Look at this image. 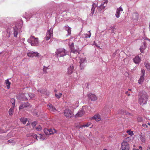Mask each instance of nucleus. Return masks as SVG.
<instances>
[{
	"label": "nucleus",
	"instance_id": "nucleus-36",
	"mask_svg": "<svg viewBox=\"0 0 150 150\" xmlns=\"http://www.w3.org/2000/svg\"><path fill=\"white\" fill-rule=\"evenodd\" d=\"M39 53L37 52H33V53H32V57H34L38 56V55Z\"/></svg>",
	"mask_w": 150,
	"mask_h": 150
},
{
	"label": "nucleus",
	"instance_id": "nucleus-43",
	"mask_svg": "<svg viewBox=\"0 0 150 150\" xmlns=\"http://www.w3.org/2000/svg\"><path fill=\"white\" fill-rule=\"evenodd\" d=\"M28 95L30 98H33L34 96V94L31 93H29L28 94Z\"/></svg>",
	"mask_w": 150,
	"mask_h": 150
},
{
	"label": "nucleus",
	"instance_id": "nucleus-57",
	"mask_svg": "<svg viewBox=\"0 0 150 150\" xmlns=\"http://www.w3.org/2000/svg\"><path fill=\"white\" fill-rule=\"evenodd\" d=\"M115 52L112 55L113 56H115Z\"/></svg>",
	"mask_w": 150,
	"mask_h": 150
},
{
	"label": "nucleus",
	"instance_id": "nucleus-61",
	"mask_svg": "<svg viewBox=\"0 0 150 150\" xmlns=\"http://www.w3.org/2000/svg\"><path fill=\"white\" fill-rule=\"evenodd\" d=\"M134 150H139L138 149H134Z\"/></svg>",
	"mask_w": 150,
	"mask_h": 150
},
{
	"label": "nucleus",
	"instance_id": "nucleus-51",
	"mask_svg": "<svg viewBox=\"0 0 150 150\" xmlns=\"http://www.w3.org/2000/svg\"><path fill=\"white\" fill-rule=\"evenodd\" d=\"M47 69V67H45V66H44V68H43V71L44 72H45L46 71V70Z\"/></svg>",
	"mask_w": 150,
	"mask_h": 150
},
{
	"label": "nucleus",
	"instance_id": "nucleus-44",
	"mask_svg": "<svg viewBox=\"0 0 150 150\" xmlns=\"http://www.w3.org/2000/svg\"><path fill=\"white\" fill-rule=\"evenodd\" d=\"M37 124V122L36 121H35L33 122L32 124V126L33 127V128H34V127H35V126L36 125V124Z\"/></svg>",
	"mask_w": 150,
	"mask_h": 150
},
{
	"label": "nucleus",
	"instance_id": "nucleus-60",
	"mask_svg": "<svg viewBox=\"0 0 150 150\" xmlns=\"http://www.w3.org/2000/svg\"><path fill=\"white\" fill-rule=\"evenodd\" d=\"M147 124H148V125H149V126L150 125V123H149V122H148V123H147Z\"/></svg>",
	"mask_w": 150,
	"mask_h": 150
},
{
	"label": "nucleus",
	"instance_id": "nucleus-31",
	"mask_svg": "<svg viewBox=\"0 0 150 150\" xmlns=\"http://www.w3.org/2000/svg\"><path fill=\"white\" fill-rule=\"evenodd\" d=\"M144 64L146 68L148 70H150V64L147 62L144 63Z\"/></svg>",
	"mask_w": 150,
	"mask_h": 150
},
{
	"label": "nucleus",
	"instance_id": "nucleus-62",
	"mask_svg": "<svg viewBox=\"0 0 150 150\" xmlns=\"http://www.w3.org/2000/svg\"><path fill=\"white\" fill-rule=\"evenodd\" d=\"M131 89H129V91H131Z\"/></svg>",
	"mask_w": 150,
	"mask_h": 150
},
{
	"label": "nucleus",
	"instance_id": "nucleus-29",
	"mask_svg": "<svg viewBox=\"0 0 150 150\" xmlns=\"http://www.w3.org/2000/svg\"><path fill=\"white\" fill-rule=\"evenodd\" d=\"M146 47V44L144 42V43L143 46H142L140 47V50L142 53H143L144 52V50Z\"/></svg>",
	"mask_w": 150,
	"mask_h": 150
},
{
	"label": "nucleus",
	"instance_id": "nucleus-25",
	"mask_svg": "<svg viewBox=\"0 0 150 150\" xmlns=\"http://www.w3.org/2000/svg\"><path fill=\"white\" fill-rule=\"evenodd\" d=\"M92 118L95 120L97 121H98L101 120V118L100 115L98 114H97L94 115L92 117Z\"/></svg>",
	"mask_w": 150,
	"mask_h": 150
},
{
	"label": "nucleus",
	"instance_id": "nucleus-5",
	"mask_svg": "<svg viewBox=\"0 0 150 150\" xmlns=\"http://www.w3.org/2000/svg\"><path fill=\"white\" fill-rule=\"evenodd\" d=\"M57 23H55L53 26V28H51L50 29L48 30L46 36L45 37L47 40H49L53 36V28L57 25Z\"/></svg>",
	"mask_w": 150,
	"mask_h": 150
},
{
	"label": "nucleus",
	"instance_id": "nucleus-14",
	"mask_svg": "<svg viewBox=\"0 0 150 150\" xmlns=\"http://www.w3.org/2000/svg\"><path fill=\"white\" fill-rule=\"evenodd\" d=\"M74 66L73 64H71L67 68V74L68 75L71 74L74 71Z\"/></svg>",
	"mask_w": 150,
	"mask_h": 150
},
{
	"label": "nucleus",
	"instance_id": "nucleus-59",
	"mask_svg": "<svg viewBox=\"0 0 150 150\" xmlns=\"http://www.w3.org/2000/svg\"><path fill=\"white\" fill-rule=\"evenodd\" d=\"M115 30V28H112V31H114V30Z\"/></svg>",
	"mask_w": 150,
	"mask_h": 150
},
{
	"label": "nucleus",
	"instance_id": "nucleus-30",
	"mask_svg": "<svg viewBox=\"0 0 150 150\" xmlns=\"http://www.w3.org/2000/svg\"><path fill=\"white\" fill-rule=\"evenodd\" d=\"M27 120V118H21L20 119V121L24 124H26Z\"/></svg>",
	"mask_w": 150,
	"mask_h": 150
},
{
	"label": "nucleus",
	"instance_id": "nucleus-19",
	"mask_svg": "<svg viewBox=\"0 0 150 150\" xmlns=\"http://www.w3.org/2000/svg\"><path fill=\"white\" fill-rule=\"evenodd\" d=\"M47 106L48 107V109L51 112H55L57 110L55 108L52 104H49L47 105Z\"/></svg>",
	"mask_w": 150,
	"mask_h": 150
},
{
	"label": "nucleus",
	"instance_id": "nucleus-22",
	"mask_svg": "<svg viewBox=\"0 0 150 150\" xmlns=\"http://www.w3.org/2000/svg\"><path fill=\"white\" fill-rule=\"evenodd\" d=\"M29 103L28 102L24 103L21 104L19 107V109H23L29 106Z\"/></svg>",
	"mask_w": 150,
	"mask_h": 150
},
{
	"label": "nucleus",
	"instance_id": "nucleus-49",
	"mask_svg": "<svg viewBox=\"0 0 150 150\" xmlns=\"http://www.w3.org/2000/svg\"><path fill=\"white\" fill-rule=\"evenodd\" d=\"M124 111H122V110H120L119 111L118 113H120V114H124Z\"/></svg>",
	"mask_w": 150,
	"mask_h": 150
},
{
	"label": "nucleus",
	"instance_id": "nucleus-21",
	"mask_svg": "<svg viewBox=\"0 0 150 150\" xmlns=\"http://www.w3.org/2000/svg\"><path fill=\"white\" fill-rule=\"evenodd\" d=\"M44 12L43 11H40L35 14V17L37 18H41L43 16Z\"/></svg>",
	"mask_w": 150,
	"mask_h": 150
},
{
	"label": "nucleus",
	"instance_id": "nucleus-53",
	"mask_svg": "<svg viewBox=\"0 0 150 150\" xmlns=\"http://www.w3.org/2000/svg\"><path fill=\"white\" fill-rule=\"evenodd\" d=\"M126 94L128 96H129L130 95V94L129 93L128 91H127L126 92Z\"/></svg>",
	"mask_w": 150,
	"mask_h": 150
},
{
	"label": "nucleus",
	"instance_id": "nucleus-38",
	"mask_svg": "<svg viewBox=\"0 0 150 150\" xmlns=\"http://www.w3.org/2000/svg\"><path fill=\"white\" fill-rule=\"evenodd\" d=\"M91 124V123L89 122L86 124L82 125L81 126H80V127L82 128V127H89L90 125Z\"/></svg>",
	"mask_w": 150,
	"mask_h": 150
},
{
	"label": "nucleus",
	"instance_id": "nucleus-46",
	"mask_svg": "<svg viewBox=\"0 0 150 150\" xmlns=\"http://www.w3.org/2000/svg\"><path fill=\"white\" fill-rule=\"evenodd\" d=\"M142 126L143 127H144V128H147L148 126L145 124L143 123L142 125Z\"/></svg>",
	"mask_w": 150,
	"mask_h": 150
},
{
	"label": "nucleus",
	"instance_id": "nucleus-17",
	"mask_svg": "<svg viewBox=\"0 0 150 150\" xmlns=\"http://www.w3.org/2000/svg\"><path fill=\"white\" fill-rule=\"evenodd\" d=\"M88 98L90 99L92 101H95L97 99V98L96 96L92 93H89L88 94Z\"/></svg>",
	"mask_w": 150,
	"mask_h": 150
},
{
	"label": "nucleus",
	"instance_id": "nucleus-20",
	"mask_svg": "<svg viewBox=\"0 0 150 150\" xmlns=\"http://www.w3.org/2000/svg\"><path fill=\"white\" fill-rule=\"evenodd\" d=\"M64 29L67 31L68 35H70L71 32V28L67 25L64 27Z\"/></svg>",
	"mask_w": 150,
	"mask_h": 150
},
{
	"label": "nucleus",
	"instance_id": "nucleus-64",
	"mask_svg": "<svg viewBox=\"0 0 150 150\" xmlns=\"http://www.w3.org/2000/svg\"><path fill=\"white\" fill-rule=\"evenodd\" d=\"M103 150H107L106 149H103Z\"/></svg>",
	"mask_w": 150,
	"mask_h": 150
},
{
	"label": "nucleus",
	"instance_id": "nucleus-2",
	"mask_svg": "<svg viewBox=\"0 0 150 150\" xmlns=\"http://www.w3.org/2000/svg\"><path fill=\"white\" fill-rule=\"evenodd\" d=\"M56 54L57 57H64L68 53V51L63 48H60L57 50Z\"/></svg>",
	"mask_w": 150,
	"mask_h": 150
},
{
	"label": "nucleus",
	"instance_id": "nucleus-9",
	"mask_svg": "<svg viewBox=\"0 0 150 150\" xmlns=\"http://www.w3.org/2000/svg\"><path fill=\"white\" fill-rule=\"evenodd\" d=\"M108 2V1L107 0H105L103 1L101 4L98 7H97V9L98 10V11L100 10H102L105 8V6H107V4Z\"/></svg>",
	"mask_w": 150,
	"mask_h": 150
},
{
	"label": "nucleus",
	"instance_id": "nucleus-24",
	"mask_svg": "<svg viewBox=\"0 0 150 150\" xmlns=\"http://www.w3.org/2000/svg\"><path fill=\"white\" fill-rule=\"evenodd\" d=\"M138 14L137 13H134L132 14V19L133 20L137 21L138 19Z\"/></svg>",
	"mask_w": 150,
	"mask_h": 150
},
{
	"label": "nucleus",
	"instance_id": "nucleus-13",
	"mask_svg": "<svg viewBox=\"0 0 150 150\" xmlns=\"http://www.w3.org/2000/svg\"><path fill=\"white\" fill-rule=\"evenodd\" d=\"M85 108V107L83 106L82 109L78 111V113L76 114V117H80L84 115L85 111L84 109Z\"/></svg>",
	"mask_w": 150,
	"mask_h": 150
},
{
	"label": "nucleus",
	"instance_id": "nucleus-23",
	"mask_svg": "<svg viewBox=\"0 0 150 150\" xmlns=\"http://www.w3.org/2000/svg\"><path fill=\"white\" fill-rule=\"evenodd\" d=\"M134 62L136 64H139L141 61L140 58L138 56H137L133 59Z\"/></svg>",
	"mask_w": 150,
	"mask_h": 150
},
{
	"label": "nucleus",
	"instance_id": "nucleus-54",
	"mask_svg": "<svg viewBox=\"0 0 150 150\" xmlns=\"http://www.w3.org/2000/svg\"><path fill=\"white\" fill-rule=\"evenodd\" d=\"M147 150H150V145L148 146Z\"/></svg>",
	"mask_w": 150,
	"mask_h": 150
},
{
	"label": "nucleus",
	"instance_id": "nucleus-63",
	"mask_svg": "<svg viewBox=\"0 0 150 150\" xmlns=\"http://www.w3.org/2000/svg\"><path fill=\"white\" fill-rule=\"evenodd\" d=\"M149 27L150 29V23H149Z\"/></svg>",
	"mask_w": 150,
	"mask_h": 150
},
{
	"label": "nucleus",
	"instance_id": "nucleus-37",
	"mask_svg": "<svg viewBox=\"0 0 150 150\" xmlns=\"http://www.w3.org/2000/svg\"><path fill=\"white\" fill-rule=\"evenodd\" d=\"M90 31H88L89 34H86L84 35L85 37L86 38H89L91 37V34L90 33Z\"/></svg>",
	"mask_w": 150,
	"mask_h": 150
},
{
	"label": "nucleus",
	"instance_id": "nucleus-12",
	"mask_svg": "<svg viewBox=\"0 0 150 150\" xmlns=\"http://www.w3.org/2000/svg\"><path fill=\"white\" fill-rule=\"evenodd\" d=\"M79 63L80 64V66L81 69L84 68V63L86 62V59L85 58H82L81 57L79 58Z\"/></svg>",
	"mask_w": 150,
	"mask_h": 150
},
{
	"label": "nucleus",
	"instance_id": "nucleus-11",
	"mask_svg": "<svg viewBox=\"0 0 150 150\" xmlns=\"http://www.w3.org/2000/svg\"><path fill=\"white\" fill-rule=\"evenodd\" d=\"M145 74V71L144 69H142L141 71V76L139 80L138 81V83L139 84H141L144 80V75Z\"/></svg>",
	"mask_w": 150,
	"mask_h": 150
},
{
	"label": "nucleus",
	"instance_id": "nucleus-28",
	"mask_svg": "<svg viewBox=\"0 0 150 150\" xmlns=\"http://www.w3.org/2000/svg\"><path fill=\"white\" fill-rule=\"evenodd\" d=\"M5 83L6 85L7 88L8 89H9L10 87L11 82L9 81L8 79L5 80Z\"/></svg>",
	"mask_w": 150,
	"mask_h": 150
},
{
	"label": "nucleus",
	"instance_id": "nucleus-40",
	"mask_svg": "<svg viewBox=\"0 0 150 150\" xmlns=\"http://www.w3.org/2000/svg\"><path fill=\"white\" fill-rule=\"evenodd\" d=\"M49 129L47 128H45L44 129V133L46 135H49Z\"/></svg>",
	"mask_w": 150,
	"mask_h": 150
},
{
	"label": "nucleus",
	"instance_id": "nucleus-15",
	"mask_svg": "<svg viewBox=\"0 0 150 150\" xmlns=\"http://www.w3.org/2000/svg\"><path fill=\"white\" fill-rule=\"evenodd\" d=\"M123 11L122 8L120 6L119 8H117L116 10V13L115 16L117 18H118L120 16V12L122 11Z\"/></svg>",
	"mask_w": 150,
	"mask_h": 150
},
{
	"label": "nucleus",
	"instance_id": "nucleus-41",
	"mask_svg": "<svg viewBox=\"0 0 150 150\" xmlns=\"http://www.w3.org/2000/svg\"><path fill=\"white\" fill-rule=\"evenodd\" d=\"M33 53V51H30L29 52L27 53V55L28 56L30 57H31L33 56H32V53Z\"/></svg>",
	"mask_w": 150,
	"mask_h": 150
},
{
	"label": "nucleus",
	"instance_id": "nucleus-27",
	"mask_svg": "<svg viewBox=\"0 0 150 150\" xmlns=\"http://www.w3.org/2000/svg\"><path fill=\"white\" fill-rule=\"evenodd\" d=\"M49 134H52L57 133V131L54 129H49Z\"/></svg>",
	"mask_w": 150,
	"mask_h": 150
},
{
	"label": "nucleus",
	"instance_id": "nucleus-52",
	"mask_svg": "<svg viewBox=\"0 0 150 150\" xmlns=\"http://www.w3.org/2000/svg\"><path fill=\"white\" fill-rule=\"evenodd\" d=\"M144 40H147L149 41H150V39H148V38H147L146 37H144Z\"/></svg>",
	"mask_w": 150,
	"mask_h": 150
},
{
	"label": "nucleus",
	"instance_id": "nucleus-32",
	"mask_svg": "<svg viewBox=\"0 0 150 150\" xmlns=\"http://www.w3.org/2000/svg\"><path fill=\"white\" fill-rule=\"evenodd\" d=\"M79 103L78 102H76L75 104V105H73L72 106H70V108L71 109L73 110V109L76 108H77L79 106Z\"/></svg>",
	"mask_w": 150,
	"mask_h": 150
},
{
	"label": "nucleus",
	"instance_id": "nucleus-56",
	"mask_svg": "<svg viewBox=\"0 0 150 150\" xmlns=\"http://www.w3.org/2000/svg\"><path fill=\"white\" fill-rule=\"evenodd\" d=\"M139 149L141 150H142V146H139Z\"/></svg>",
	"mask_w": 150,
	"mask_h": 150
},
{
	"label": "nucleus",
	"instance_id": "nucleus-45",
	"mask_svg": "<svg viewBox=\"0 0 150 150\" xmlns=\"http://www.w3.org/2000/svg\"><path fill=\"white\" fill-rule=\"evenodd\" d=\"M137 121L139 122H141L143 121L142 118L141 117H138L137 118Z\"/></svg>",
	"mask_w": 150,
	"mask_h": 150
},
{
	"label": "nucleus",
	"instance_id": "nucleus-55",
	"mask_svg": "<svg viewBox=\"0 0 150 150\" xmlns=\"http://www.w3.org/2000/svg\"><path fill=\"white\" fill-rule=\"evenodd\" d=\"M45 91H41L40 92L41 93H45Z\"/></svg>",
	"mask_w": 150,
	"mask_h": 150
},
{
	"label": "nucleus",
	"instance_id": "nucleus-16",
	"mask_svg": "<svg viewBox=\"0 0 150 150\" xmlns=\"http://www.w3.org/2000/svg\"><path fill=\"white\" fill-rule=\"evenodd\" d=\"M32 17H35V15H34L32 13L29 12L25 13V15L24 16V18L27 19H29Z\"/></svg>",
	"mask_w": 150,
	"mask_h": 150
},
{
	"label": "nucleus",
	"instance_id": "nucleus-8",
	"mask_svg": "<svg viewBox=\"0 0 150 150\" xmlns=\"http://www.w3.org/2000/svg\"><path fill=\"white\" fill-rule=\"evenodd\" d=\"M121 147L122 150H129V148L128 142L125 141L122 143Z\"/></svg>",
	"mask_w": 150,
	"mask_h": 150
},
{
	"label": "nucleus",
	"instance_id": "nucleus-39",
	"mask_svg": "<svg viewBox=\"0 0 150 150\" xmlns=\"http://www.w3.org/2000/svg\"><path fill=\"white\" fill-rule=\"evenodd\" d=\"M127 132L129 134L130 136H132L134 135L133 132L130 131L129 130H127Z\"/></svg>",
	"mask_w": 150,
	"mask_h": 150
},
{
	"label": "nucleus",
	"instance_id": "nucleus-7",
	"mask_svg": "<svg viewBox=\"0 0 150 150\" xmlns=\"http://www.w3.org/2000/svg\"><path fill=\"white\" fill-rule=\"evenodd\" d=\"M22 26L21 24L19 25V26H18V25L17 24L15 25V27L13 28V34L14 37L16 38L17 37L18 32Z\"/></svg>",
	"mask_w": 150,
	"mask_h": 150
},
{
	"label": "nucleus",
	"instance_id": "nucleus-42",
	"mask_svg": "<svg viewBox=\"0 0 150 150\" xmlns=\"http://www.w3.org/2000/svg\"><path fill=\"white\" fill-rule=\"evenodd\" d=\"M13 112V109H12L11 108L9 109V111H8V113H9V114L10 115H12Z\"/></svg>",
	"mask_w": 150,
	"mask_h": 150
},
{
	"label": "nucleus",
	"instance_id": "nucleus-3",
	"mask_svg": "<svg viewBox=\"0 0 150 150\" xmlns=\"http://www.w3.org/2000/svg\"><path fill=\"white\" fill-rule=\"evenodd\" d=\"M28 41L29 43H30L32 46H39L38 38H35L33 36H31L30 38L28 40Z\"/></svg>",
	"mask_w": 150,
	"mask_h": 150
},
{
	"label": "nucleus",
	"instance_id": "nucleus-58",
	"mask_svg": "<svg viewBox=\"0 0 150 150\" xmlns=\"http://www.w3.org/2000/svg\"><path fill=\"white\" fill-rule=\"evenodd\" d=\"M57 89H54V91L55 92H57Z\"/></svg>",
	"mask_w": 150,
	"mask_h": 150
},
{
	"label": "nucleus",
	"instance_id": "nucleus-33",
	"mask_svg": "<svg viewBox=\"0 0 150 150\" xmlns=\"http://www.w3.org/2000/svg\"><path fill=\"white\" fill-rule=\"evenodd\" d=\"M140 139L141 141L143 143H144L146 141L145 136L144 135H142L140 136Z\"/></svg>",
	"mask_w": 150,
	"mask_h": 150
},
{
	"label": "nucleus",
	"instance_id": "nucleus-47",
	"mask_svg": "<svg viewBox=\"0 0 150 150\" xmlns=\"http://www.w3.org/2000/svg\"><path fill=\"white\" fill-rule=\"evenodd\" d=\"M11 102L12 103V105H13V106L14 107V106L15 105V102H14V99H12L11 100Z\"/></svg>",
	"mask_w": 150,
	"mask_h": 150
},
{
	"label": "nucleus",
	"instance_id": "nucleus-26",
	"mask_svg": "<svg viewBox=\"0 0 150 150\" xmlns=\"http://www.w3.org/2000/svg\"><path fill=\"white\" fill-rule=\"evenodd\" d=\"M71 53L74 54H76V55L79 54V52L76 50L72 48V46L71 47Z\"/></svg>",
	"mask_w": 150,
	"mask_h": 150
},
{
	"label": "nucleus",
	"instance_id": "nucleus-6",
	"mask_svg": "<svg viewBox=\"0 0 150 150\" xmlns=\"http://www.w3.org/2000/svg\"><path fill=\"white\" fill-rule=\"evenodd\" d=\"M64 114L68 118H71L74 115L72 112L69 109H66L64 110Z\"/></svg>",
	"mask_w": 150,
	"mask_h": 150
},
{
	"label": "nucleus",
	"instance_id": "nucleus-4",
	"mask_svg": "<svg viewBox=\"0 0 150 150\" xmlns=\"http://www.w3.org/2000/svg\"><path fill=\"white\" fill-rule=\"evenodd\" d=\"M27 137H32L34 139H36L37 140L40 139L41 140H43L45 139V136L41 135V134H39L38 136H37L36 134L31 133L27 134Z\"/></svg>",
	"mask_w": 150,
	"mask_h": 150
},
{
	"label": "nucleus",
	"instance_id": "nucleus-50",
	"mask_svg": "<svg viewBox=\"0 0 150 150\" xmlns=\"http://www.w3.org/2000/svg\"><path fill=\"white\" fill-rule=\"evenodd\" d=\"M70 48L71 49V47L72 46V48H73L74 47V43H72L71 45H70V44H69Z\"/></svg>",
	"mask_w": 150,
	"mask_h": 150
},
{
	"label": "nucleus",
	"instance_id": "nucleus-18",
	"mask_svg": "<svg viewBox=\"0 0 150 150\" xmlns=\"http://www.w3.org/2000/svg\"><path fill=\"white\" fill-rule=\"evenodd\" d=\"M92 7L91 8V12L90 14L91 16H92L93 15L94 13H96L97 12L96 11V12L95 11V9L97 6V4L96 3H93L92 5Z\"/></svg>",
	"mask_w": 150,
	"mask_h": 150
},
{
	"label": "nucleus",
	"instance_id": "nucleus-35",
	"mask_svg": "<svg viewBox=\"0 0 150 150\" xmlns=\"http://www.w3.org/2000/svg\"><path fill=\"white\" fill-rule=\"evenodd\" d=\"M35 129L37 131H40L41 130L42 127L40 125H38L35 127Z\"/></svg>",
	"mask_w": 150,
	"mask_h": 150
},
{
	"label": "nucleus",
	"instance_id": "nucleus-1",
	"mask_svg": "<svg viewBox=\"0 0 150 150\" xmlns=\"http://www.w3.org/2000/svg\"><path fill=\"white\" fill-rule=\"evenodd\" d=\"M148 100L147 95L146 93H140L139 95V103L141 105L146 104Z\"/></svg>",
	"mask_w": 150,
	"mask_h": 150
},
{
	"label": "nucleus",
	"instance_id": "nucleus-10",
	"mask_svg": "<svg viewBox=\"0 0 150 150\" xmlns=\"http://www.w3.org/2000/svg\"><path fill=\"white\" fill-rule=\"evenodd\" d=\"M16 97L17 99L20 100H28L24 93H19Z\"/></svg>",
	"mask_w": 150,
	"mask_h": 150
},
{
	"label": "nucleus",
	"instance_id": "nucleus-34",
	"mask_svg": "<svg viewBox=\"0 0 150 150\" xmlns=\"http://www.w3.org/2000/svg\"><path fill=\"white\" fill-rule=\"evenodd\" d=\"M62 93H59L58 94L57 93H55V97L58 99H59L62 97Z\"/></svg>",
	"mask_w": 150,
	"mask_h": 150
},
{
	"label": "nucleus",
	"instance_id": "nucleus-48",
	"mask_svg": "<svg viewBox=\"0 0 150 150\" xmlns=\"http://www.w3.org/2000/svg\"><path fill=\"white\" fill-rule=\"evenodd\" d=\"M13 141L11 139L9 140L8 141V143H12L13 142Z\"/></svg>",
	"mask_w": 150,
	"mask_h": 150
}]
</instances>
